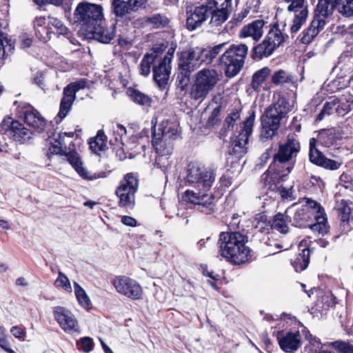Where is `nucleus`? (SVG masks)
<instances>
[{
    "label": "nucleus",
    "instance_id": "obj_1",
    "mask_svg": "<svg viewBox=\"0 0 353 353\" xmlns=\"http://www.w3.org/2000/svg\"><path fill=\"white\" fill-rule=\"evenodd\" d=\"M185 177L187 185L193 190H187L182 194L183 201L199 206V209L206 214L214 211V196L208 193L215 181V174L211 169L201 163H189Z\"/></svg>",
    "mask_w": 353,
    "mask_h": 353
},
{
    "label": "nucleus",
    "instance_id": "obj_2",
    "mask_svg": "<svg viewBox=\"0 0 353 353\" xmlns=\"http://www.w3.org/2000/svg\"><path fill=\"white\" fill-rule=\"evenodd\" d=\"M305 204L292 205L286 210L292 223L296 227H309L312 231L323 236L329 231L326 214L316 201L304 198Z\"/></svg>",
    "mask_w": 353,
    "mask_h": 353
},
{
    "label": "nucleus",
    "instance_id": "obj_3",
    "mask_svg": "<svg viewBox=\"0 0 353 353\" xmlns=\"http://www.w3.org/2000/svg\"><path fill=\"white\" fill-rule=\"evenodd\" d=\"M247 241L248 237L239 232H223L218 241L219 254L234 264L245 263L250 257Z\"/></svg>",
    "mask_w": 353,
    "mask_h": 353
},
{
    "label": "nucleus",
    "instance_id": "obj_4",
    "mask_svg": "<svg viewBox=\"0 0 353 353\" xmlns=\"http://www.w3.org/2000/svg\"><path fill=\"white\" fill-rule=\"evenodd\" d=\"M301 145L298 139L293 136H288L286 141L281 143L279 146L277 152L274 155L273 161L270 164L268 170L265 173L267 176L272 172L279 177L287 176L292 171L296 158L300 152Z\"/></svg>",
    "mask_w": 353,
    "mask_h": 353
},
{
    "label": "nucleus",
    "instance_id": "obj_5",
    "mask_svg": "<svg viewBox=\"0 0 353 353\" xmlns=\"http://www.w3.org/2000/svg\"><path fill=\"white\" fill-rule=\"evenodd\" d=\"M65 135V133H64V135L58 134L57 137L50 139V145L47 152V155L49 159L52 154L65 155L69 163L74 168L77 172L85 179L94 180L105 177V173L103 172L92 173L88 171L83 166L81 159L76 151L72 150L67 152V148L64 142Z\"/></svg>",
    "mask_w": 353,
    "mask_h": 353
},
{
    "label": "nucleus",
    "instance_id": "obj_6",
    "mask_svg": "<svg viewBox=\"0 0 353 353\" xmlns=\"http://www.w3.org/2000/svg\"><path fill=\"white\" fill-rule=\"evenodd\" d=\"M288 101L283 97L270 105L261 117L262 130L261 137L264 139H272L280 128L282 120L290 111Z\"/></svg>",
    "mask_w": 353,
    "mask_h": 353
},
{
    "label": "nucleus",
    "instance_id": "obj_7",
    "mask_svg": "<svg viewBox=\"0 0 353 353\" xmlns=\"http://www.w3.org/2000/svg\"><path fill=\"white\" fill-rule=\"evenodd\" d=\"M248 47L245 44H232L219 59V64L223 69L226 77L236 76L244 66Z\"/></svg>",
    "mask_w": 353,
    "mask_h": 353
},
{
    "label": "nucleus",
    "instance_id": "obj_8",
    "mask_svg": "<svg viewBox=\"0 0 353 353\" xmlns=\"http://www.w3.org/2000/svg\"><path fill=\"white\" fill-rule=\"evenodd\" d=\"M221 79V73L213 68H203L194 74L190 97L195 101H203Z\"/></svg>",
    "mask_w": 353,
    "mask_h": 353
},
{
    "label": "nucleus",
    "instance_id": "obj_9",
    "mask_svg": "<svg viewBox=\"0 0 353 353\" xmlns=\"http://www.w3.org/2000/svg\"><path fill=\"white\" fill-rule=\"evenodd\" d=\"M156 130L154 127L152 140L156 152L160 156L170 154L173 150V141L178 137V128L168 121H163Z\"/></svg>",
    "mask_w": 353,
    "mask_h": 353
},
{
    "label": "nucleus",
    "instance_id": "obj_10",
    "mask_svg": "<svg viewBox=\"0 0 353 353\" xmlns=\"http://www.w3.org/2000/svg\"><path fill=\"white\" fill-rule=\"evenodd\" d=\"M104 19L103 8L88 2L79 3L74 12V22L87 32Z\"/></svg>",
    "mask_w": 353,
    "mask_h": 353
},
{
    "label": "nucleus",
    "instance_id": "obj_11",
    "mask_svg": "<svg viewBox=\"0 0 353 353\" xmlns=\"http://www.w3.org/2000/svg\"><path fill=\"white\" fill-rule=\"evenodd\" d=\"M210 12L209 26L212 30H220L232 12V0H206Z\"/></svg>",
    "mask_w": 353,
    "mask_h": 353
},
{
    "label": "nucleus",
    "instance_id": "obj_12",
    "mask_svg": "<svg viewBox=\"0 0 353 353\" xmlns=\"http://www.w3.org/2000/svg\"><path fill=\"white\" fill-rule=\"evenodd\" d=\"M285 37L278 26H274L268 33L262 43L252 48V58L261 59L270 57L284 41Z\"/></svg>",
    "mask_w": 353,
    "mask_h": 353
},
{
    "label": "nucleus",
    "instance_id": "obj_13",
    "mask_svg": "<svg viewBox=\"0 0 353 353\" xmlns=\"http://www.w3.org/2000/svg\"><path fill=\"white\" fill-rule=\"evenodd\" d=\"M139 187L138 179L132 173L125 175L116 190V194L119 198L120 207L132 209L135 204L134 194Z\"/></svg>",
    "mask_w": 353,
    "mask_h": 353
},
{
    "label": "nucleus",
    "instance_id": "obj_14",
    "mask_svg": "<svg viewBox=\"0 0 353 353\" xmlns=\"http://www.w3.org/2000/svg\"><path fill=\"white\" fill-rule=\"evenodd\" d=\"M353 109V99L351 97L342 96L333 99L324 103L323 107L318 114L316 119L322 121L326 116L336 114L338 116H345Z\"/></svg>",
    "mask_w": 353,
    "mask_h": 353
},
{
    "label": "nucleus",
    "instance_id": "obj_15",
    "mask_svg": "<svg viewBox=\"0 0 353 353\" xmlns=\"http://www.w3.org/2000/svg\"><path fill=\"white\" fill-rule=\"evenodd\" d=\"M116 291L128 299L139 300L143 294L141 285L134 279L126 276H117L112 282Z\"/></svg>",
    "mask_w": 353,
    "mask_h": 353
},
{
    "label": "nucleus",
    "instance_id": "obj_16",
    "mask_svg": "<svg viewBox=\"0 0 353 353\" xmlns=\"http://www.w3.org/2000/svg\"><path fill=\"white\" fill-rule=\"evenodd\" d=\"M201 48H192L181 53L179 59V70L191 74L205 62Z\"/></svg>",
    "mask_w": 353,
    "mask_h": 353
},
{
    "label": "nucleus",
    "instance_id": "obj_17",
    "mask_svg": "<svg viewBox=\"0 0 353 353\" xmlns=\"http://www.w3.org/2000/svg\"><path fill=\"white\" fill-rule=\"evenodd\" d=\"M173 54V51L169 50L163 58H158L153 65V79L160 88H165L168 83Z\"/></svg>",
    "mask_w": 353,
    "mask_h": 353
},
{
    "label": "nucleus",
    "instance_id": "obj_18",
    "mask_svg": "<svg viewBox=\"0 0 353 353\" xmlns=\"http://www.w3.org/2000/svg\"><path fill=\"white\" fill-rule=\"evenodd\" d=\"M86 86V82L83 80L73 82L68 85L63 89V97L61 100L60 110L58 113L59 122L64 119L70 111L72 105L76 99L77 92ZM58 123V121H56Z\"/></svg>",
    "mask_w": 353,
    "mask_h": 353
},
{
    "label": "nucleus",
    "instance_id": "obj_19",
    "mask_svg": "<svg viewBox=\"0 0 353 353\" xmlns=\"http://www.w3.org/2000/svg\"><path fill=\"white\" fill-rule=\"evenodd\" d=\"M55 320L61 328L67 333L79 332V323L71 311L61 306H57L53 310Z\"/></svg>",
    "mask_w": 353,
    "mask_h": 353
},
{
    "label": "nucleus",
    "instance_id": "obj_20",
    "mask_svg": "<svg viewBox=\"0 0 353 353\" xmlns=\"http://www.w3.org/2000/svg\"><path fill=\"white\" fill-rule=\"evenodd\" d=\"M210 15L206 1L194 8L187 10L186 26L188 30H194L200 27Z\"/></svg>",
    "mask_w": 353,
    "mask_h": 353
},
{
    "label": "nucleus",
    "instance_id": "obj_21",
    "mask_svg": "<svg viewBox=\"0 0 353 353\" xmlns=\"http://www.w3.org/2000/svg\"><path fill=\"white\" fill-rule=\"evenodd\" d=\"M310 161L317 165L321 166L324 168L331 170H336L339 168L341 163L326 158L323 154L316 148V140L314 138L310 139Z\"/></svg>",
    "mask_w": 353,
    "mask_h": 353
},
{
    "label": "nucleus",
    "instance_id": "obj_22",
    "mask_svg": "<svg viewBox=\"0 0 353 353\" xmlns=\"http://www.w3.org/2000/svg\"><path fill=\"white\" fill-rule=\"evenodd\" d=\"M276 338L282 350L287 353L296 351L301 345V334L299 332H278Z\"/></svg>",
    "mask_w": 353,
    "mask_h": 353
},
{
    "label": "nucleus",
    "instance_id": "obj_23",
    "mask_svg": "<svg viewBox=\"0 0 353 353\" xmlns=\"http://www.w3.org/2000/svg\"><path fill=\"white\" fill-rule=\"evenodd\" d=\"M145 3V0H113L112 6L117 17H123L136 12Z\"/></svg>",
    "mask_w": 353,
    "mask_h": 353
},
{
    "label": "nucleus",
    "instance_id": "obj_24",
    "mask_svg": "<svg viewBox=\"0 0 353 353\" xmlns=\"http://www.w3.org/2000/svg\"><path fill=\"white\" fill-rule=\"evenodd\" d=\"M87 34L90 38L95 39L103 43H110L115 37V26L112 24L110 27H103L101 23H97L91 28Z\"/></svg>",
    "mask_w": 353,
    "mask_h": 353
},
{
    "label": "nucleus",
    "instance_id": "obj_25",
    "mask_svg": "<svg viewBox=\"0 0 353 353\" xmlns=\"http://www.w3.org/2000/svg\"><path fill=\"white\" fill-rule=\"evenodd\" d=\"M265 21L256 19L244 26L239 33L241 39L251 37L254 41H259L263 34Z\"/></svg>",
    "mask_w": 353,
    "mask_h": 353
},
{
    "label": "nucleus",
    "instance_id": "obj_26",
    "mask_svg": "<svg viewBox=\"0 0 353 353\" xmlns=\"http://www.w3.org/2000/svg\"><path fill=\"white\" fill-rule=\"evenodd\" d=\"M339 0H319L314 11L313 19L321 20L325 25V19L335 8L339 10Z\"/></svg>",
    "mask_w": 353,
    "mask_h": 353
},
{
    "label": "nucleus",
    "instance_id": "obj_27",
    "mask_svg": "<svg viewBox=\"0 0 353 353\" xmlns=\"http://www.w3.org/2000/svg\"><path fill=\"white\" fill-rule=\"evenodd\" d=\"M323 23L319 19H312L308 28L302 32L301 41L303 44L310 43L317 34L324 28Z\"/></svg>",
    "mask_w": 353,
    "mask_h": 353
},
{
    "label": "nucleus",
    "instance_id": "obj_28",
    "mask_svg": "<svg viewBox=\"0 0 353 353\" xmlns=\"http://www.w3.org/2000/svg\"><path fill=\"white\" fill-rule=\"evenodd\" d=\"M270 74L271 70L268 67H264L256 71L252 75V88L256 92H260L261 89L266 90L268 88L264 84Z\"/></svg>",
    "mask_w": 353,
    "mask_h": 353
},
{
    "label": "nucleus",
    "instance_id": "obj_29",
    "mask_svg": "<svg viewBox=\"0 0 353 353\" xmlns=\"http://www.w3.org/2000/svg\"><path fill=\"white\" fill-rule=\"evenodd\" d=\"M8 23L6 20L0 19V59H3L12 52L14 44L11 39H8L6 34L2 32V27H6Z\"/></svg>",
    "mask_w": 353,
    "mask_h": 353
},
{
    "label": "nucleus",
    "instance_id": "obj_30",
    "mask_svg": "<svg viewBox=\"0 0 353 353\" xmlns=\"http://www.w3.org/2000/svg\"><path fill=\"white\" fill-rule=\"evenodd\" d=\"M248 138L243 134H239L232 141L229 153L231 155H235L236 158H241L247 152V145Z\"/></svg>",
    "mask_w": 353,
    "mask_h": 353
},
{
    "label": "nucleus",
    "instance_id": "obj_31",
    "mask_svg": "<svg viewBox=\"0 0 353 353\" xmlns=\"http://www.w3.org/2000/svg\"><path fill=\"white\" fill-rule=\"evenodd\" d=\"M32 132L19 122H15L11 135L15 141L24 143L31 138Z\"/></svg>",
    "mask_w": 353,
    "mask_h": 353
},
{
    "label": "nucleus",
    "instance_id": "obj_32",
    "mask_svg": "<svg viewBox=\"0 0 353 353\" xmlns=\"http://www.w3.org/2000/svg\"><path fill=\"white\" fill-rule=\"evenodd\" d=\"M310 252L308 248H304L301 250V252L292 262L296 272H299L307 268L310 263Z\"/></svg>",
    "mask_w": 353,
    "mask_h": 353
},
{
    "label": "nucleus",
    "instance_id": "obj_33",
    "mask_svg": "<svg viewBox=\"0 0 353 353\" xmlns=\"http://www.w3.org/2000/svg\"><path fill=\"white\" fill-rule=\"evenodd\" d=\"M248 13L249 11L247 9H244L240 12L235 14L231 20L225 25L223 32L228 34L233 33L234 30L241 24L243 19L247 17Z\"/></svg>",
    "mask_w": 353,
    "mask_h": 353
},
{
    "label": "nucleus",
    "instance_id": "obj_34",
    "mask_svg": "<svg viewBox=\"0 0 353 353\" xmlns=\"http://www.w3.org/2000/svg\"><path fill=\"white\" fill-rule=\"evenodd\" d=\"M44 17H37L33 21L35 34L40 40L46 41L48 37L49 30Z\"/></svg>",
    "mask_w": 353,
    "mask_h": 353
},
{
    "label": "nucleus",
    "instance_id": "obj_35",
    "mask_svg": "<svg viewBox=\"0 0 353 353\" xmlns=\"http://www.w3.org/2000/svg\"><path fill=\"white\" fill-rule=\"evenodd\" d=\"M334 209L337 211L338 214L341 216V220L343 222L348 221L351 213V209L347 201L336 197Z\"/></svg>",
    "mask_w": 353,
    "mask_h": 353
},
{
    "label": "nucleus",
    "instance_id": "obj_36",
    "mask_svg": "<svg viewBox=\"0 0 353 353\" xmlns=\"http://www.w3.org/2000/svg\"><path fill=\"white\" fill-rule=\"evenodd\" d=\"M158 57L155 52L145 54L140 63V74L144 77L148 76L150 73L152 64L156 63Z\"/></svg>",
    "mask_w": 353,
    "mask_h": 353
},
{
    "label": "nucleus",
    "instance_id": "obj_37",
    "mask_svg": "<svg viewBox=\"0 0 353 353\" xmlns=\"http://www.w3.org/2000/svg\"><path fill=\"white\" fill-rule=\"evenodd\" d=\"M128 93L131 99L134 103L145 107H149L151 105L152 101V99L144 93L141 92L139 90H129Z\"/></svg>",
    "mask_w": 353,
    "mask_h": 353
},
{
    "label": "nucleus",
    "instance_id": "obj_38",
    "mask_svg": "<svg viewBox=\"0 0 353 353\" xmlns=\"http://www.w3.org/2000/svg\"><path fill=\"white\" fill-rule=\"evenodd\" d=\"M106 139L103 132L99 131L97 136L90 142V149L95 153L106 148Z\"/></svg>",
    "mask_w": 353,
    "mask_h": 353
},
{
    "label": "nucleus",
    "instance_id": "obj_39",
    "mask_svg": "<svg viewBox=\"0 0 353 353\" xmlns=\"http://www.w3.org/2000/svg\"><path fill=\"white\" fill-rule=\"evenodd\" d=\"M228 44V43L224 42L222 43H219L218 45L214 46L212 48L207 50L202 48V54L203 58L205 59L206 63H209L212 61V60L216 57L218 54H219L223 50V48Z\"/></svg>",
    "mask_w": 353,
    "mask_h": 353
},
{
    "label": "nucleus",
    "instance_id": "obj_40",
    "mask_svg": "<svg viewBox=\"0 0 353 353\" xmlns=\"http://www.w3.org/2000/svg\"><path fill=\"white\" fill-rule=\"evenodd\" d=\"M74 293L79 304L88 309L91 305L90 300L85 291L76 282L74 283Z\"/></svg>",
    "mask_w": 353,
    "mask_h": 353
},
{
    "label": "nucleus",
    "instance_id": "obj_41",
    "mask_svg": "<svg viewBox=\"0 0 353 353\" xmlns=\"http://www.w3.org/2000/svg\"><path fill=\"white\" fill-rule=\"evenodd\" d=\"M307 17L308 12H306L294 13L292 25L290 28L292 37H294V34L298 32L302 26L305 23Z\"/></svg>",
    "mask_w": 353,
    "mask_h": 353
},
{
    "label": "nucleus",
    "instance_id": "obj_42",
    "mask_svg": "<svg viewBox=\"0 0 353 353\" xmlns=\"http://www.w3.org/2000/svg\"><path fill=\"white\" fill-rule=\"evenodd\" d=\"M292 76L283 70H279L271 76V81L274 85H281L285 83L292 82Z\"/></svg>",
    "mask_w": 353,
    "mask_h": 353
},
{
    "label": "nucleus",
    "instance_id": "obj_43",
    "mask_svg": "<svg viewBox=\"0 0 353 353\" xmlns=\"http://www.w3.org/2000/svg\"><path fill=\"white\" fill-rule=\"evenodd\" d=\"M289 3L288 10L294 13L308 12L307 5L305 0H283Z\"/></svg>",
    "mask_w": 353,
    "mask_h": 353
},
{
    "label": "nucleus",
    "instance_id": "obj_44",
    "mask_svg": "<svg viewBox=\"0 0 353 353\" xmlns=\"http://www.w3.org/2000/svg\"><path fill=\"white\" fill-rule=\"evenodd\" d=\"M319 139L321 143L326 147L333 145L336 141V132L334 130H324L319 134Z\"/></svg>",
    "mask_w": 353,
    "mask_h": 353
},
{
    "label": "nucleus",
    "instance_id": "obj_45",
    "mask_svg": "<svg viewBox=\"0 0 353 353\" xmlns=\"http://www.w3.org/2000/svg\"><path fill=\"white\" fill-rule=\"evenodd\" d=\"M272 229H275L283 234L288 233V227L283 214L278 213L274 216L273 223H272Z\"/></svg>",
    "mask_w": 353,
    "mask_h": 353
},
{
    "label": "nucleus",
    "instance_id": "obj_46",
    "mask_svg": "<svg viewBox=\"0 0 353 353\" xmlns=\"http://www.w3.org/2000/svg\"><path fill=\"white\" fill-rule=\"evenodd\" d=\"M255 120V112L251 110L249 112V116L243 121V127L242 132L239 134H243L248 138L252 132V128Z\"/></svg>",
    "mask_w": 353,
    "mask_h": 353
},
{
    "label": "nucleus",
    "instance_id": "obj_47",
    "mask_svg": "<svg viewBox=\"0 0 353 353\" xmlns=\"http://www.w3.org/2000/svg\"><path fill=\"white\" fill-rule=\"evenodd\" d=\"M339 12L345 17L353 16V0H339Z\"/></svg>",
    "mask_w": 353,
    "mask_h": 353
},
{
    "label": "nucleus",
    "instance_id": "obj_48",
    "mask_svg": "<svg viewBox=\"0 0 353 353\" xmlns=\"http://www.w3.org/2000/svg\"><path fill=\"white\" fill-rule=\"evenodd\" d=\"M148 21L152 25L154 28H161L164 27L168 25V18L160 14H153L152 17L148 19Z\"/></svg>",
    "mask_w": 353,
    "mask_h": 353
},
{
    "label": "nucleus",
    "instance_id": "obj_49",
    "mask_svg": "<svg viewBox=\"0 0 353 353\" xmlns=\"http://www.w3.org/2000/svg\"><path fill=\"white\" fill-rule=\"evenodd\" d=\"M240 118V112L239 110H233L228 116L225 118L223 123V128L225 130H232L236 121H238Z\"/></svg>",
    "mask_w": 353,
    "mask_h": 353
},
{
    "label": "nucleus",
    "instance_id": "obj_50",
    "mask_svg": "<svg viewBox=\"0 0 353 353\" xmlns=\"http://www.w3.org/2000/svg\"><path fill=\"white\" fill-rule=\"evenodd\" d=\"M48 25H51L57 29V32L59 34L67 35L68 34V28L63 25V22L58 18L49 17Z\"/></svg>",
    "mask_w": 353,
    "mask_h": 353
},
{
    "label": "nucleus",
    "instance_id": "obj_51",
    "mask_svg": "<svg viewBox=\"0 0 353 353\" xmlns=\"http://www.w3.org/2000/svg\"><path fill=\"white\" fill-rule=\"evenodd\" d=\"M332 347L341 353H353V345L343 341H336L331 343Z\"/></svg>",
    "mask_w": 353,
    "mask_h": 353
},
{
    "label": "nucleus",
    "instance_id": "obj_52",
    "mask_svg": "<svg viewBox=\"0 0 353 353\" xmlns=\"http://www.w3.org/2000/svg\"><path fill=\"white\" fill-rule=\"evenodd\" d=\"M262 241L267 246L270 247V249L269 250L270 254L276 253L273 248H275L276 249L282 248V245L274 239L272 234L268 232L263 236Z\"/></svg>",
    "mask_w": 353,
    "mask_h": 353
},
{
    "label": "nucleus",
    "instance_id": "obj_53",
    "mask_svg": "<svg viewBox=\"0 0 353 353\" xmlns=\"http://www.w3.org/2000/svg\"><path fill=\"white\" fill-rule=\"evenodd\" d=\"M57 287H61L66 292H72V286L68 278L61 272H59V276L55 281Z\"/></svg>",
    "mask_w": 353,
    "mask_h": 353
},
{
    "label": "nucleus",
    "instance_id": "obj_54",
    "mask_svg": "<svg viewBox=\"0 0 353 353\" xmlns=\"http://www.w3.org/2000/svg\"><path fill=\"white\" fill-rule=\"evenodd\" d=\"M15 122L18 121H14L10 117H5L0 125V131L4 133L9 132L11 135Z\"/></svg>",
    "mask_w": 353,
    "mask_h": 353
},
{
    "label": "nucleus",
    "instance_id": "obj_55",
    "mask_svg": "<svg viewBox=\"0 0 353 353\" xmlns=\"http://www.w3.org/2000/svg\"><path fill=\"white\" fill-rule=\"evenodd\" d=\"M179 70V73L176 79L177 86L181 88V90H183L188 85L190 74H187L182 70Z\"/></svg>",
    "mask_w": 353,
    "mask_h": 353
},
{
    "label": "nucleus",
    "instance_id": "obj_56",
    "mask_svg": "<svg viewBox=\"0 0 353 353\" xmlns=\"http://www.w3.org/2000/svg\"><path fill=\"white\" fill-rule=\"evenodd\" d=\"M39 114L40 113L37 110L30 107L24 112V121L27 125L30 126Z\"/></svg>",
    "mask_w": 353,
    "mask_h": 353
},
{
    "label": "nucleus",
    "instance_id": "obj_57",
    "mask_svg": "<svg viewBox=\"0 0 353 353\" xmlns=\"http://www.w3.org/2000/svg\"><path fill=\"white\" fill-rule=\"evenodd\" d=\"M46 126V121L39 114L36 119L34 121V123L30 125L34 130L38 133L43 132Z\"/></svg>",
    "mask_w": 353,
    "mask_h": 353
},
{
    "label": "nucleus",
    "instance_id": "obj_58",
    "mask_svg": "<svg viewBox=\"0 0 353 353\" xmlns=\"http://www.w3.org/2000/svg\"><path fill=\"white\" fill-rule=\"evenodd\" d=\"M220 121V108L217 107L213 110L209 116L207 121V125L209 127L214 126L216 125Z\"/></svg>",
    "mask_w": 353,
    "mask_h": 353
},
{
    "label": "nucleus",
    "instance_id": "obj_59",
    "mask_svg": "<svg viewBox=\"0 0 353 353\" xmlns=\"http://www.w3.org/2000/svg\"><path fill=\"white\" fill-rule=\"evenodd\" d=\"M81 347L85 352H89L93 349V341L90 337L85 336L81 339Z\"/></svg>",
    "mask_w": 353,
    "mask_h": 353
},
{
    "label": "nucleus",
    "instance_id": "obj_60",
    "mask_svg": "<svg viewBox=\"0 0 353 353\" xmlns=\"http://www.w3.org/2000/svg\"><path fill=\"white\" fill-rule=\"evenodd\" d=\"M32 1L39 7L49 4L59 6L63 3V0H32Z\"/></svg>",
    "mask_w": 353,
    "mask_h": 353
},
{
    "label": "nucleus",
    "instance_id": "obj_61",
    "mask_svg": "<svg viewBox=\"0 0 353 353\" xmlns=\"http://www.w3.org/2000/svg\"><path fill=\"white\" fill-rule=\"evenodd\" d=\"M0 347L8 353H15V352L10 348V344L6 335L0 338Z\"/></svg>",
    "mask_w": 353,
    "mask_h": 353
},
{
    "label": "nucleus",
    "instance_id": "obj_62",
    "mask_svg": "<svg viewBox=\"0 0 353 353\" xmlns=\"http://www.w3.org/2000/svg\"><path fill=\"white\" fill-rule=\"evenodd\" d=\"M240 215L239 214H234L232 215V219L228 224L229 228L231 230H235L240 228Z\"/></svg>",
    "mask_w": 353,
    "mask_h": 353
},
{
    "label": "nucleus",
    "instance_id": "obj_63",
    "mask_svg": "<svg viewBox=\"0 0 353 353\" xmlns=\"http://www.w3.org/2000/svg\"><path fill=\"white\" fill-rule=\"evenodd\" d=\"M10 332L14 337L17 339H21L26 335L25 331L19 326H13L10 329Z\"/></svg>",
    "mask_w": 353,
    "mask_h": 353
},
{
    "label": "nucleus",
    "instance_id": "obj_64",
    "mask_svg": "<svg viewBox=\"0 0 353 353\" xmlns=\"http://www.w3.org/2000/svg\"><path fill=\"white\" fill-rule=\"evenodd\" d=\"M255 228L261 232H267L272 229V224L269 220H267L259 225H255Z\"/></svg>",
    "mask_w": 353,
    "mask_h": 353
}]
</instances>
